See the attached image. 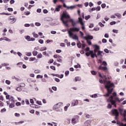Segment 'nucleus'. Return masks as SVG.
<instances>
[{
	"label": "nucleus",
	"mask_w": 126,
	"mask_h": 126,
	"mask_svg": "<svg viewBox=\"0 0 126 126\" xmlns=\"http://www.w3.org/2000/svg\"><path fill=\"white\" fill-rule=\"evenodd\" d=\"M104 85L105 88L107 90L108 93L104 95L105 97H109L110 96V94H112L113 91H114V87L115 86V84L111 82H107L104 81Z\"/></svg>",
	"instance_id": "nucleus-1"
},
{
	"label": "nucleus",
	"mask_w": 126,
	"mask_h": 126,
	"mask_svg": "<svg viewBox=\"0 0 126 126\" xmlns=\"http://www.w3.org/2000/svg\"><path fill=\"white\" fill-rule=\"evenodd\" d=\"M116 96H117V93L114 92L113 93L112 95L107 99V102L108 103H111L112 105H114L115 108L117 107V105H116V102H122V101H124V98L120 99L119 97H117Z\"/></svg>",
	"instance_id": "nucleus-2"
},
{
	"label": "nucleus",
	"mask_w": 126,
	"mask_h": 126,
	"mask_svg": "<svg viewBox=\"0 0 126 126\" xmlns=\"http://www.w3.org/2000/svg\"><path fill=\"white\" fill-rule=\"evenodd\" d=\"M80 29L79 28L73 27L70 28L69 31H68V34L69 38H71L73 40H76L79 41V37H78L77 34H74L73 32H79Z\"/></svg>",
	"instance_id": "nucleus-3"
},
{
	"label": "nucleus",
	"mask_w": 126,
	"mask_h": 126,
	"mask_svg": "<svg viewBox=\"0 0 126 126\" xmlns=\"http://www.w3.org/2000/svg\"><path fill=\"white\" fill-rule=\"evenodd\" d=\"M63 102H58L53 106V109L58 113H63V110L61 107H63Z\"/></svg>",
	"instance_id": "nucleus-4"
},
{
	"label": "nucleus",
	"mask_w": 126,
	"mask_h": 126,
	"mask_svg": "<svg viewBox=\"0 0 126 126\" xmlns=\"http://www.w3.org/2000/svg\"><path fill=\"white\" fill-rule=\"evenodd\" d=\"M119 111L120 114L123 116L124 118V121L126 122V110L120 108H119Z\"/></svg>",
	"instance_id": "nucleus-5"
},
{
	"label": "nucleus",
	"mask_w": 126,
	"mask_h": 126,
	"mask_svg": "<svg viewBox=\"0 0 126 126\" xmlns=\"http://www.w3.org/2000/svg\"><path fill=\"white\" fill-rule=\"evenodd\" d=\"M93 36L90 35V34H87V37L85 39L87 41V43H88V45H90L92 44V42H91V41H90L89 40H93Z\"/></svg>",
	"instance_id": "nucleus-6"
},
{
	"label": "nucleus",
	"mask_w": 126,
	"mask_h": 126,
	"mask_svg": "<svg viewBox=\"0 0 126 126\" xmlns=\"http://www.w3.org/2000/svg\"><path fill=\"white\" fill-rule=\"evenodd\" d=\"M111 114L113 115L114 116H115V119L116 120H117L118 117H119V111H118L117 109H112L111 110Z\"/></svg>",
	"instance_id": "nucleus-7"
},
{
	"label": "nucleus",
	"mask_w": 126,
	"mask_h": 126,
	"mask_svg": "<svg viewBox=\"0 0 126 126\" xmlns=\"http://www.w3.org/2000/svg\"><path fill=\"white\" fill-rule=\"evenodd\" d=\"M79 116L76 115L75 116L74 118H72V121H71V124H72V125H75L76 124H77V123H78L79 122Z\"/></svg>",
	"instance_id": "nucleus-8"
},
{
	"label": "nucleus",
	"mask_w": 126,
	"mask_h": 126,
	"mask_svg": "<svg viewBox=\"0 0 126 126\" xmlns=\"http://www.w3.org/2000/svg\"><path fill=\"white\" fill-rule=\"evenodd\" d=\"M6 100H9V103H12L13 102H15L14 100V97L12 96H10V95H6Z\"/></svg>",
	"instance_id": "nucleus-9"
},
{
	"label": "nucleus",
	"mask_w": 126,
	"mask_h": 126,
	"mask_svg": "<svg viewBox=\"0 0 126 126\" xmlns=\"http://www.w3.org/2000/svg\"><path fill=\"white\" fill-rule=\"evenodd\" d=\"M93 47H94V53H95V56L96 57V58H97V54H96V53L99 51V50H100V47L96 44L94 45Z\"/></svg>",
	"instance_id": "nucleus-10"
},
{
	"label": "nucleus",
	"mask_w": 126,
	"mask_h": 126,
	"mask_svg": "<svg viewBox=\"0 0 126 126\" xmlns=\"http://www.w3.org/2000/svg\"><path fill=\"white\" fill-rule=\"evenodd\" d=\"M70 18V16H69V14H68V13H67L66 11L63 12L62 16L61 17V18Z\"/></svg>",
	"instance_id": "nucleus-11"
},
{
	"label": "nucleus",
	"mask_w": 126,
	"mask_h": 126,
	"mask_svg": "<svg viewBox=\"0 0 126 126\" xmlns=\"http://www.w3.org/2000/svg\"><path fill=\"white\" fill-rule=\"evenodd\" d=\"M104 55H106V53H105V52L99 50L97 52L96 56L97 57H99L100 59H102L103 57L104 56Z\"/></svg>",
	"instance_id": "nucleus-12"
},
{
	"label": "nucleus",
	"mask_w": 126,
	"mask_h": 126,
	"mask_svg": "<svg viewBox=\"0 0 126 126\" xmlns=\"http://www.w3.org/2000/svg\"><path fill=\"white\" fill-rule=\"evenodd\" d=\"M63 7L67 8V9H70L71 10H72V9H74V8H75V5L67 6H66V4H65V3H63Z\"/></svg>",
	"instance_id": "nucleus-13"
},
{
	"label": "nucleus",
	"mask_w": 126,
	"mask_h": 126,
	"mask_svg": "<svg viewBox=\"0 0 126 126\" xmlns=\"http://www.w3.org/2000/svg\"><path fill=\"white\" fill-rule=\"evenodd\" d=\"M6 103H7V105H9V108H14L15 106V102H9V101H7Z\"/></svg>",
	"instance_id": "nucleus-14"
},
{
	"label": "nucleus",
	"mask_w": 126,
	"mask_h": 126,
	"mask_svg": "<svg viewBox=\"0 0 126 126\" xmlns=\"http://www.w3.org/2000/svg\"><path fill=\"white\" fill-rule=\"evenodd\" d=\"M78 105V100H73L71 103V107H74Z\"/></svg>",
	"instance_id": "nucleus-15"
},
{
	"label": "nucleus",
	"mask_w": 126,
	"mask_h": 126,
	"mask_svg": "<svg viewBox=\"0 0 126 126\" xmlns=\"http://www.w3.org/2000/svg\"><path fill=\"white\" fill-rule=\"evenodd\" d=\"M98 69H101V70H103V71H105V72H107L108 71V67L107 66H99L98 67Z\"/></svg>",
	"instance_id": "nucleus-16"
},
{
	"label": "nucleus",
	"mask_w": 126,
	"mask_h": 126,
	"mask_svg": "<svg viewBox=\"0 0 126 126\" xmlns=\"http://www.w3.org/2000/svg\"><path fill=\"white\" fill-rule=\"evenodd\" d=\"M91 123H92V120H88L84 123V126H91Z\"/></svg>",
	"instance_id": "nucleus-17"
},
{
	"label": "nucleus",
	"mask_w": 126,
	"mask_h": 126,
	"mask_svg": "<svg viewBox=\"0 0 126 126\" xmlns=\"http://www.w3.org/2000/svg\"><path fill=\"white\" fill-rule=\"evenodd\" d=\"M61 21H62L63 24L64 25V26H66V27H68V25L67 24V23L68 22L67 21H65L64 20H63V18H61Z\"/></svg>",
	"instance_id": "nucleus-18"
},
{
	"label": "nucleus",
	"mask_w": 126,
	"mask_h": 126,
	"mask_svg": "<svg viewBox=\"0 0 126 126\" xmlns=\"http://www.w3.org/2000/svg\"><path fill=\"white\" fill-rule=\"evenodd\" d=\"M79 33L80 34L81 38H83V39H84V40H85L87 38V34H86V36H84V33H83V32L79 31Z\"/></svg>",
	"instance_id": "nucleus-19"
},
{
	"label": "nucleus",
	"mask_w": 126,
	"mask_h": 126,
	"mask_svg": "<svg viewBox=\"0 0 126 126\" xmlns=\"http://www.w3.org/2000/svg\"><path fill=\"white\" fill-rule=\"evenodd\" d=\"M101 79L103 80V83L105 81H106L107 82H111V81L107 80V76H106V75H103V76H101Z\"/></svg>",
	"instance_id": "nucleus-20"
},
{
	"label": "nucleus",
	"mask_w": 126,
	"mask_h": 126,
	"mask_svg": "<svg viewBox=\"0 0 126 126\" xmlns=\"http://www.w3.org/2000/svg\"><path fill=\"white\" fill-rule=\"evenodd\" d=\"M61 8L62 5H59L57 7H56L54 12H56V11H60V10H61Z\"/></svg>",
	"instance_id": "nucleus-21"
},
{
	"label": "nucleus",
	"mask_w": 126,
	"mask_h": 126,
	"mask_svg": "<svg viewBox=\"0 0 126 126\" xmlns=\"http://www.w3.org/2000/svg\"><path fill=\"white\" fill-rule=\"evenodd\" d=\"M78 81H81V77L77 76L75 78V82H77Z\"/></svg>",
	"instance_id": "nucleus-22"
},
{
	"label": "nucleus",
	"mask_w": 126,
	"mask_h": 126,
	"mask_svg": "<svg viewBox=\"0 0 126 126\" xmlns=\"http://www.w3.org/2000/svg\"><path fill=\"white\" fill-rule=\"evenodd\" d=\"M90 53H91V57L92 58V59H94V58H95V57H96L95 56V53H94V51H93V50H91Z\"/></svg>",
	"instance_id": "nucleus-23"
},
{
	"label": "nucleus",
	"mask_w": 126,
	"mask_h": 126,
	"mask_svg": "<svg viewBox=\"0 0 126 126\" xmlns=\"http://www.w3.org/2000/svg\"><path fill=\"white\" fill-rule=\"evenodd\" d=\"M115 15L117 16L119 19H121L122 18V15L119 13H116L115 14Z\"/></svg>",
	"instance_id": "nucleus-24"
},
{
	"label": "nucleus",
	"mask_w": 126,
	"mask_h": 126,
	"mask_svg": "<svg viewBox=\"0 0 126 126\" xmlns=\"http://www.w3.org/2000/svg\"><path fill=\"white\" fill-rule=\"evenodd\" d=\"M10 20H13V21H12V23H15V22H16V19H15L14 18V17H11L10 18Z\"/></svg>",
	"instance_id": "nucleus-25"
},
{
	"label": "nucleus",
	"mask_w": 126,
	"mask_h": 126,
	"mask_svg": "<svg viewBox=\"0 0 126 126\" xmlns=\"http://www.w3.org/2000/svg\"><path fill=\"white\" fill-rule=\"evenodd\" d=\"M37 59H42L43 58V55L42 53H39L37 56Z\"/></svg>",
	"instance_id": "nucleus-26"
},
{
	"label": "nucleus",
	"mask_w": 126,
	"mask_h": 126,
	"mask_svg": "<svg viewBox=\"0 0 126 126\" xmlns=\"http://www.w3.org/2000/svg\"><path fill=\"white\" fill-rule=\"evenodd\" d=\"M47 50L46 47H41L40 48V51L43 52V51H46Z\"/></svg>",
	"instance_id": "nucleus-27"
},
{
	"label": "nucleus",
	"mask_w": 126,
	"mask_h": 126,
	"mask_svg": "<svg viewBox=\"0 0 126 126\" xmlns=\"http://www.w3.org/2000/svg\"><path fill=\"white\" fill-rule=\"evenodd\" d=\"M32 35L33 37H34V38H38V37H39V35H38V34L35 33L34 32H32Z\"/></svg>",
	"instance_id": "nucleus-28"
},
{
	"label": "nucleus",
	"mask_w": 126,
	"mask_h": 126,
	"mask_svg": "<svg viewBox=\"0 0 126 126\" xmlns=\"http://www.w3.org/2000/svg\"><path fill=\"white\" fill-rule=\"evenodd\" d=\"M4 40L5 41H7V42H11V40L9 38H8L7 37H4Z\"/></svg>",
	"instance_id": "nucleus-29"
},
{
	"label": "nucleus",
	"mask_w": 126,
	"mask_h": 126,
	"mask_svg": "<svg viewBox=\"0 0 126 126\" xmlns=\"http://www.w3.org/2000/svg\"><path fill=\"white\" fill-rule=\"evenodd\" d=\"M32 54H33V56H34V57H36V56L38 55V52L34 50L32 52Z\"/></svg>",
	"instance_id": "nucleus-30"
},
{
	"label": "nucleus",
	"mask_w": 126,
	"mask_h": 126,
	"mask_svg": "<svg viewBox=\"0 0 126 126\" xmlns=\"http://www.w3.org/2000/svg\"><path fill=\"white\" fill-rule=\"evenodd\" d=\"M16 90L19 92H20V91H22V88H21L20 87H18L16 89Z\"/></svg>",
	"instance_id": "nucleus-31"
},
{
	"label": "nucleus",
	"mask_w": 126,
	"mask_h": 126,
	"mask_svg": "<svg viewBox=\"0 0 126 126\" xmlns=\"http://www.w3.org/2000/svg\"><path fill=\"white\" fill-rule=\"evenodd\" d=\"M75 68H78V67H79V68H81V66L80 65V64L77 63V65H75L74 66Z\"/></svg>",
	"instance_id": "nucleus-32"
},
{
	"label": "nucleus",
	"mask_w": 126,
	"mask_h": 126,
	"mask_svg": "<svg viewBox=\"0 0 126 126\" xmlns=\"http://www.w3.org/2000/svg\"><path fill=\"white\" fill-rule=\"evenodd\" d=\"M90 97H91L92 98H97V97H98V95H97V94H94L91 95Z\"/></svg>",
	"instance_id": "nucleus-33"
},
{
	"label": "nucleus",
	"mask_w": 126,
	"mask_h": 126,
	"mask_svg": "<svg viewBox=\"0 0 126 126\" xmlns=\"http://www.w3.org/2000/svg\"><path fill=\"white\" fill-rule=\"evenodd\" d=\"M5 83H6V84H7L8 85H10V83H11V82H10V81H9L8 80H6L5 81Z\"/></svg>",
	"instance_id": "nucleus-34"
},
{
	"label": "nucleus",
	"mask_w": 126,
	"mask_h": 126,
	"mask_svg": "<svg viewBox=\"0 0 126 126\" xmlns=\"http://www.w3.org/2000/svg\"><path fill=\"white\" fill-rule=\"evenodd\" d=\"M26 55V56H28V57H31L32 56V53H31V52H27Z\"/></svg>",
	"instance_id": "nucleus-35"
},
{
	"label": "nucleus",
	"mask_w": 126,
	"mask_h": 126,
	"mask_svg": "<svg viewBox=\"0 0 126 126\" xmlns=\"http://www.w3.org/2000/svg\"><path fill=\"white\" fill-rule=\"evenodd\" d=\"M41 73V70L39 69H36L34 70V73Z\"/></svg>",
	"instance_id": "nucleus-36"
},
{
	"label": "nucleus",
	"mask_w": 126,
	"mask_h": 126,
	"mask_svg": "<svg viewBox=\"0 0 126 126\" xmlns=\"http://www.w3.org/2000/svg\"><path fill=\"white\" fill-rule=\"evenodd\" d=\"M77 46L78 48H81V43H80V42L79 41L77 43Z\"/></svg>",
	"instance_id": "nucleus-37"
},
{
	"label": "nucleus",
	"mask_w": 126,
	"mask_h": 126,
	"mask_svg": "<svg viewBox=\"0 0 126 126\" xmlns=\"http://www.w3.org/2000/svg\"><path fill=\"white\" fill-rule=\"evenodd\" d=\"M23 63H22V62H20L19 63H18L17 64V65H18L19 67H21V66H22Z\"/></svg>",
	"instance_id": "nucleus-38"
},
{
	"label": "nucleus",
	"mask_w": 126,
	"mask_h": 126,
	"mask_svg": "<svg viewBox=\"0 0 126 126\" xmlns=\"http://www.w3.org/2000/svg\"><path fill=\"white\" fill-rule=\"evenodd\" d=\"M34 61H36V58L34 57V58H31L30 59V62H33Z\"/></svg>",
	"instance_id": "nucleus-39"
},
{
	"label": "nucleus",
	"mask_w": 126,
	"mask_h": 126,
	"mask_svg": "<svg viewBox=\"0 0 126 126\" xmlns=\"http://www.w3.org/2000/svg\"><path fill=\"white\" fill-rule=\"evenodd\" d=\"M112 32H113V33H116V34H118V33H119V30L114 29L112 30Z\"/></svg>",
	"instance_id": "nucleus-40"
},
{
	"label": "nucleus",
	"mask_w": 126,
	"mask_h": 126,
	"mask_svg": "<svg viewBox=\"0 0 126 126\" xmlns=\"http://www.w3.org/2000/svg\"><path fill=\"white\" fill-rule=\"evenodd\" d=\"M102 65H104V66H107V65H108V64L107 63V62H106L105 61H103L102 62Z\"/></svg>",
	"instance_id": "nucleus-41"
},
{
	"label": "nucleus",
	"mask_w": 126,
	"mask_h": 126,
	"mask_svg": "<svg viewBox=\"0 0 126 126\" xmlns=\"http://www.w3.org/2000/svg\"><path fill=\"white\" fill-rule=\"evenodd\" d=\"M36 104L39 105L40 106H42V102L40 101L36 100Z\"/></svg>",
	"instance_id": "nucleus-42"
},
{
	"label": "nucleus",
	"mask_w": 126,
	"mask_h": 126,
	"mask_svg": "<svg viewBox=\"0 0 126 126\" xmlns=\"http://www.w3.org/2000/svg\"><path fill=\"white\" fill-rule=\"evenodd\" d=\"M33 108H35V109H39L40 108V106L37 105H35V104H33Z\"/></svg>",
	"instance_id": "nucleus-43"
},
{
	"label": "nucleus",
	"mask_w": 126,
	"mask_h": 126,
	"mask_svg": "<svg viewBox=\"0 0 126 126\" xmlns=\"http://www.w3.org/2000/svg\"><path fill=\"white\" fill-rule=\"evenodd\" d=\"M17 55L19 56V57H20V58H21V57H22V53H21L20 52H18L17 53Z\"/></svg>",
	"instance_id": "nucleus-44"
},
{
	"label": "nucleus",
	"mask_w": 126,
	"mask_h": 126,
	"mask_svg": "<svg viewBox=\"0 0 126 126\" xmlns=\"http://www.w3.org/2000/svg\"><path fill=\"white\" fill-rule=\"evenodd\" d=\"M94 10H96V7H93L91 10H89L90 12H92V11H94Z\"/></svg>",
	"instance_id": "nucleus-45"
},
{
	"label": "nucleus",
	"mask_w": 126,
	"mask_h": 126,
	"mask_svg": "<svg viewBox=\"0 0 126 126\" xmlns=\"http://www.w3.org/2000/svg\"><path fill=\"white\" fill-rule=\"evenodd\" d=\"M96 11H100V10L101 9V7L100 6H97L95 8Z\"/></svg>",
	"instance_id": "nucleus-46"
},
{
	"label": "nucleus",
	"mask_w": 126,
	"mask_h": 126,
	"mask_svg": "<svg viewBox=\"0 0 126 126\" xmlns=\"http://www.w3.org/2000/svg\"><path fill=\"white\" fill-rule=\"evenodd\" d=\"M35 26H38V27L41 26V23H40L39 22H36L35 23Z\"/></svg>",
	"instance_id": "nucleus-47"
},
{
	"label": "nucleus",
	"mask_w": 126,
	"mask_h": 126,
	"mask_svg": "<svg viewBox=\"0 0 126 126\" xmlns=\"http://www.w3.org/2000/svg\"><path fill=\"white\" fill-rule=\"evenodd\" d=\"M90 17H91V16L90 15H88V16H86L85 18L86 20H88L89 18H90Z\"/></svg>",
	"instance_id": "nucleus-48"
},
{
	"label": "nucleus",
	"mask_w": 126,
	"mask_h": 126,
	"mask_svg": "<svg viewBox=\"0 0 126 126\" xmlns=\"http://www.w3.org/2000/svg\"><path fill=\"white\" fill-rule=\"evenodd\" d=\"M36 78L38 79L39 78H43V76L41 75H37L36 76Z\"/></svg>",
	"instance_id": "nucleus-49"
},
{
	"label": "nucleus",
	"mask_w": 126,
	"mask_h": 126,
	"mask_svg": "<svg viewBox=\"0 0 126 126\" xmlns=\"http://www.w3.org/2000/svg\"><path fill=\"white\" fill-rule=\"evenodd\" d=\"M91 73L93 74V75H96V74H97V72H96L95 71H92Z\"/></svg>",
	"instance_id": "nucleus-50"
},
{
	"label": "nucleus",
	"mask_w": 126,
	"mask_h": 126,
	"mask_svg": "<svg viewBox=\"0 0 126 126\" xmlns=\"http://www.w3.org/2000/svg\"><path fill=\"white\" fill-rule=\"evenodd\" d=\"M104 51L105 52V53H106V54H109V53H110V51H109V50H108V49H105L104 50Z\"/></svg>",
	"instance_id": "nucleus-51"
},
{
	"label": "nucleus",
	"mask_w": 126,
	"mask_h": 126,
	"mask_svg": "<svg viewBox=\"0 0 126 126\" xmlns=\"http://www.w3.org/2000/svg\"><path fill=\"white\" fill-rule=\"evenodd\" d=\"M20 87H25V84L22 83L20 84Z\"/></svg>",
	"instance_id": "nucleus-52"
},
{
	"label": "nucleus",
	"mask_w": 126,
	"mask_h": 126,
	"mask_svg": "<svg viewBox=\"0 0 126 126\" xmlns=\"http://www.w3.org/2000/svg\"><path fill=\"white\" fill-rule=\"evenodd\" d=\"M99 25L100 27H104L105 26V25L103 24L101 22L99 23Z\"/></svg>",
	"instance_id": "nucleus-53"
},
{
	"label": "nucleus",
	"mask_w": 126,
	"mask_h": 126,
	"mask_svg": "<svg viewBox=\"0 0 126 126\" xmlns=\"http://www.w3.org/2000/svg\"><path fill=\"white\" fill-rule=\"evenodd\" d=\"M16 106H17V107H18V106H21V103H20V102H16Z\"/></svg>",
	"instance_id": "nucleus-54"
},
{
	"label": "nucleus",
	"mask_w": 126,
	"mask_h": 126,
	"mask_svg": "<svg viewBox=\"0 0 126 126\" xmlns=\"http://www.w3.org/2000/svg\"><path fill=\"white\" fill-rule=\"evenodd\" d=\"M107 108H108V109L112 108V105L110 103H108V105H107Z\"/></svg>",
	"instance_id": "nucleus-55"
},
{
	"label": "nucleus",
	"mask_w": 126,
	"mask_h": 126,
	"mask_svg": "<svg viewBox=\"0 0 126 126\" xmlns=\"http://www.w3.org/2000/svg\"><path fill=\"white\" fill-rule=\"evenodd\" d=\"M6 111V109L5 108H3L1 110L0 112L1 113H4V112H5Z\"/></svg>",
	"instance_id": "nucleus-56"
},
{
	"label": "nucleus",
	"mask_w": 126,
	"mask_h": 126,
	"mask_svg": "<svg viewBox=\"0 0 126 126\" xmlns=\"http://www.w3.org/2000/svg\"><path fill=\"white\" fill-rule=\"evenodd\" d=\"M99 82L101 84H104V80H103L102 79H99Z\"/></svg>",
	"instance_id": "nucleus-57"
},
{
	"label": "nucleus",
	"mask_w": 126,
	"mask_h": 126,
	"mask_svg": "<svg viewBox=\"0 0 126 126\" xmlns=\"http://www.w3.org/2000/svg\"><path fill=\"white\" fill-rule=\"evenodd\" d=\"M90 55H91L90 51V52L86 53V56H87V57H89V56H90Z\"/></svg>",
	"instance_id": "nucleus-58"
},
{
	"label": "nucleus",
	"mask_w": 126,
	"mask_h": 126,
	"mask_svg": "<svg viewBox=\"0 0 126 126\" xmlns=\"http://www.w3.org/2000/svg\"><path fill=\"white\" fill-rule=\"evenodd\" d=\"M101 7H102V8H105V7H106V4L105 3H102L101 4Z\"/></svg>",
	"instance_id": "nucleus-59"
},
{
	"label": "nucleus",
	"mask_w": 126,
	"mask_h": 126,
	"mask_svg": "<svg viewBox=\"0 0 126 126\" xmlns=\"http://www.w3.org/2000/svg\"><path fill=\"white\" fill-rule=\"evenodd\" d=\"M116 23V21H112L110 22V25H115Z\"/></svg>",
	"instance_id": "nucleus-60"
},
{
	"label": "nucleus",
	"mask_w": 126,
	"mask_h": 126,
	"mask_svg": "<svg viewBox=\"0 0 126 126\" xmlns=\"http://www.w3.org/2000/svg\"><path fill=\"white\" fill-rule=\"evenodd\" d=\"M39 43H40V44H43L44 43V40H42V39H39L38 40Z\"/></svg>",
	"instance_id": "nucleus-61"
},
{
	"label": "nucleus",
	"mask_w": 126,
	"mask_h": 126,
	"mask_svg": "<svg viewBox=\"0 0 126 126\" xmlns=\"http://www.w3.org/2000/svg\"><path fill=\"white\" fill-rule=\"evenodd\" d=\"M65 74L66 76H67V75H68V74H69V71H66L65 72Z\"/></svg>",
	"instance_id": "nucleus-62"
},
{
	"label": "nucleus",
	"mask_w": 126,
	"mask_h": 126,
	"mask_svg": "<svg viewBox=\"0 0 126 126\" xmlns=\"http://www.w3.org/2000/svg\"><path fill=\"white\" fill-rule=\"evenodd\" d=\"M102 43H106L107 42V39L103 38L102 40Z\"/></svg>",
	"instance_id": "nucleus-63"
},
{
	"label": "nucleus",
	"mask_w": 126,
	"mask_h": 126,
	"mask_svg": "<svg viewBox=\"0 0 126 126\" xmlns=\"http://www.w3.org/2000/svg\"><path fill=\"white\" fill-rule=\"evenodd\" d=\"M121 126H126V124L121 123L120 124Z\"/></svg>",
	"instance_id": "nucleus-64"
}]
</instances>
